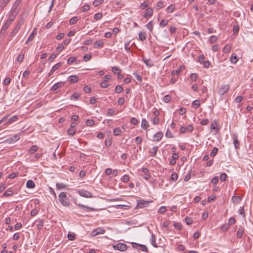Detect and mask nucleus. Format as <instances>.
Segmentation results:
<instances>
[{
  "label": "nucleus",
  "mask_w": 253,
  "mask_h": 253,
  "mask_svg": "<svg viewBox=\"0 0 253 253\" xmlns=\"http://www.w3.org/2000/svg\"><path fill=\"white\" fill-rule=\"evenodd\" d=\"M59 199L60 203L64 206H68L70 204L69 200L67 197L65 192H62L59 195Z\"/></svg>",
  "instance_id": "nucleus-1"
},
{
  "label": "nucleus",
  "mask_w": 253,
  "mask_h": 253,
  "mask_svg": "<svg viewBox=\"0 0 253 253\" xmlns=\"http://www.w3.org/2000/svg\"><path fill=\"white\" fill-rule=\"evenodd\" d=\"M23 24V20H19L16 26L14 27L12 31L11 32V33L9 34V37L11 38H12L13 37H14L16 34L18 33L19 30L21 28V26Z\"/></svg>",
  "instance_id": "nucleus-2"
},
{
  "label": "nucleus",
  "mask_w": 253,
  "mask_h": 253,
  "mask_svg": "<svg viewBox=\"0 0 253 253\" xmlns=\"http://www.w3.org/2000/svg\"><path fill=\"white\" fill-rule=\"evenodd\" d=\"M137 208H143L147 207L149 204L152 203V201H145L144 200H137Z\"/></svg>",
  "instance_id": "nucleus-3"
},
{
  "label": "nucleus",
  "mask_w": 253,
  "mask_h": 253,
  "mask_svg": "<svg viewBox=\"0 0 253 253\" xmlns=\"http://www.w3.org/2000/svg\"><path fill=\"white\" fill-rule=\"evenodd\" d=\"M65 82L61 81L59 82L53 84V85L50 88V90L55 91L56 92H58L59 91V88L63 86Z\"/></svg>",
  "instance_id": "nucleus-4"
},
{
  "label": "nucleus",
  "mask_w": 253,
  "mask_h": 253,
  "mask_svg": "<svg viewBox=\"0 0 253 253\" xmlns=\"http://www.w3.org/2000/svg\"><path fill=\"white\" fill-rule=\"evenodd\" d=\"M78 194L82 197L85 198H91L92 197V193L87 190L84 189H81L78 191Z\"/></svg>",
  "instance_id": "nucleus-5"
},
{
  "label": "nucleus",
  "mask_w": 253,
  "mask_h": 253,
  "mask_svg": "<svg viewBox=\"0 0 253 253\" xmlns=\"http://www.w3.org/2000/svg\"><path fill=\"white\" fill-rule=\"evenodd\" d=\"M16 15L17 13L16 12L13 11L12 10H10L7 15L8 18L6 21L11 24L15 18Z\"/></svg>",
  "instance_id": "nucleus-6"
},
{
  "label": "nucleus",
  "mask_w": 253,
  "mask_h": 253,
  "mask_svg": "<svg viewBox=\"0 0 253 253\" xmlns=\"http://www.w3.org/2000/svg\"><path fill=\"white\" fill-rule=\"evenodd\" d=\"M113 248L116 250L125 251L127 249V245L124 243H119L116 245L113 246Z\"/></svg>",
  "instance_id": "nucleus-7"
},
{
  "label": "nucleus",
  "mask_w": 253,
  "mask_h": 253,
  "mask_svg": "<svg viewBox=\"0 0 253 253\" xmlns=\"http://www.w3.org/2000/svg\"><path fill=\"white\" fill-rule=\"evenodd\" d=\"M230 88V86L228 84L222 85L219 88L218 92V94L221 95H223L225 93H226Z\"/></svg>",
  "instance_id": "nucleus-8"
},
{
  "label": "nucleus",
  "mask_w": 253,
  "mask_h": 253,
  "mask_svg": "<svg viewBox=\"0 0 253 253\" xmlns=\"http://www.w3.org/2000/svg\"><path fill=\"white\" fill-rule=\"evenodd\" d=\"M19 139L20 137L18 134H14L11 137L6 139L5 142L7 143H13L17 141Z\"/></svg>",
  "instance_id": "nucleus-9"
},
{
  "label": "nucleus",
  "mask_w": 253,
  "mask_h": 253,
  "mask_svg": "<svg viewBox=\"0 0 253 253\" xmlns=\"http://www.w3.org/2000/svg\"><path fill=\"white\" fill-rule=\"evenodd\" d=\"M153 14V9L152 8H148L145 10L143 17L145 18H148L152 16Z\"/></svg>",
  "instance_id": "nucleus-10"
},
{
  "label": "nucleus",
  "mask_w": 253,
  "mask_h": 253,
  "mask_svg": "<svg viewBox=\"0 0 253 253\" xmlns=\"http://www.w3.org/2000/svg\"><path fill=\"white\" fill-rule=\"evenodd\" d=\"M105 232V230L102 228H98L95 230H93L91 234L92 236H95L99 234H103Z\"/></svg>",
  "instance_id": "nucleus-11"
},
{
  "label": "nucleus",
  "mask_w": 253,
  "mask_h": 253,
  "mask_svg": "<svg viewBox=\"0 0 253 253\" xmlns=\"http://www.w3.org/2000/svg\"><path fill=\"white\" fill-rule=\"evenodd\" d=\"M18 120V116L17 115L13 116L10 118L3 125L5 126H7L8 125L11 124V123H13L16 121H17Z\"/></svg>",
  "instance_id": "nucleus-12"
},
{
  "label": "nucleus",
  "mask_w": 253,
  "mask_h": 253,
  "mask_svg": "<svg viewBox=\"0 0 253 253\" xmlns=\"http://www.w3.org/2000/svg\"><path fill=\"white\" fill-rule=\"evenodd\" d=\"M11 25L10 23L5 21V22L4 23V24L2 25L0 31V36L3 35L4 34L5 32L7 30V28L9 27V26Z\"/></svg>",
  "instance_id": "nucleus-13"
},
{
  "label": "nucleus",
  "mask_w": 253,
  "mask_h": 253,
  "mask_svg": "<svg viewBox=\"0 0 253 253\" xmlns=\"http://www.w3.org/2000/svg\"><path fill=\"white\" fill-rule=\"evenodd\" d=\"M233 144L236 149H237L240 146V143L238 140V135L237 134H234L233 135Z\"/></svg>",
  "instance_id": "nucleus-14"
},
{
  "label": "nucleus",
  "mask_w": 253,
  "mask_h": 253,
  "mask_svg": "<svg viewBox=\"0 0 253 253\" xmlns=\"http://www.w3.org/2000/svg\"><path fill=\"white\" fill-rule=\"evenodd\" d=\"M68 80L70 83L74 84L78 82L79 78L76 75H72L68 77Z\"/></svg>",
  "instance_id": "nucleus-15"
},
{
  "label": "nucleus",
  "mask_w": 253,
  "mask_h": 253,
  "mask_svg": "<svg viewBox=\"0 0 253 253\" xmlns=\"http://www.w3.org/2000/svg\"><path fill=\"white\" fill-rule=\"evenodd\" d=\"M142 171L144 173L143 178L146 180L149 179L150 175L149 174V169L147 168H143Z\"/></svg>",
  "instance_id": "nucleus-16"
},
{
  "label": "nucleus",
  "mask_w": 253,
  "mask_h": 253,
  "mask_svg": "<svg viewBox=\"0 0 253 253\" xmlns=\"http://www.w3.org/2000/svg\"><path fill=\"white\" fill-rule=\"evenodd\" d=\"M238 60L239 58L235 53L232 54L230 59V62L233 64H235L238 62Z\"/></svg>",
  "instance_id": "nucleus-17"
},
{
  "label": "nucleus",
  "mask_w": 253,
  "mask_h": 253,
  "mask_svg": "<svg viewBox=\"0 0 253 253\" xmlns=\"http://www.w3.org/2000/svg\"><path fill=\"white\" fill-rule=\"evenodd\" d=\"M159 150V147L158 146H154L152 149H151L150 151H149V153H150L151 156L152 157H155L156 154H157V153L158 152Z\"/></svg>",
  "instance_id": "nucleus-18"
},
{
  "label": "nucleus",
  "mask_w": 253,
  "mask_h": 253,
  "mask_svg": "<svg viewBox=\"0 0 253 253\" xmlns=\"http://www.w3.org/2000/svg\"><path fill=\"white\" fill-rule=\"evenodd\" d=\"M231 200L234 204L236 205L239 204L241 201L242 198L240 196H234L232 197Z\"/></svg>",
  "instance_id": "nucleus-19"
},
{
  "label": "nucleus",
  "mask_w": 253,
  "mask_h": 253,
  "mask_svg": "<svg viewBox=\"0 0 253 253\" xmlns=\"http://www.w3.org/2000/svg\"><path fill=\"white\" fill-rule=\"evenodd\" d=\"M14 193L13 190L11 189V188L7 189L5 192L3 194L2 197H8L11 195H12Z\"/></svg>",
  "instance_id": "nucleus-20"
},
{
  "label": "nucleus",
  "mask_w": 253,
  "mask_h": 253,
  "mask_svg": "<svg viewBox=\"0 0 253 253\" xmlns=\"http://www.w3.org/2000/svg\"><path fill=\"white\" fill-rule=\"evenodd\" d=\"M141 126L145 130L147 129L149 127V124L145 119H143L142 120Z\"/></svg>",
  "instance_id": "nucleus-21"
},
{
  "label": "nucleus",
  "mask_w": 253,
  "mask_h": 253,
  "mask_svg": "<svg viewBox=\"0 0 253 253\" xmlns=\"http://www.w3.org/2000/svg\"><path fill=\"white\" fill-rule=\"evenodd\" d=\"M142 61L145 63V64L148 67H151L154 65L153 63L149 59H147L145 57H143Z\"/></svg>",
  "instance_id": "nucleus-22"
},
{
  "label": "nucleus",
  "mask_w": 253,
  "mask_h": 253,
  "mask_svg": "<svg viewBox=\"0 0 253 253\" xmlns=\"http://www.w3.org/2000/svg\"><path fill=\"white\" fill-rule=\"evenodd\" d=\"M163 134L161 131L156 133L154 136V140L155 141H159L162 139Z\"/></svg>",
  "instance_id": "nucleus-23"
},
{
  "label": "nucleus",
  "mask_w": 253,
  "mask_h": 253,
  "mask_svg": "<svg viewBox=\"0 0 253 253\" xmlns=\"http://www.w3.org/2000/svg\"><path fill=\"white\" fill-rule=\"evenodd\" d=\"M244 229L242 227H240L237 232V237L238 238H241L243 237Z\"/></svg>",
  "instance_id": "nucleus-24"
},
{
  "label": "nucleus",
  "mask_w": 253,
  "mask_h": 253,
  "mask_svg": "<svg viewBox=\"0 0 253 253\" xmlns=\"http://www.w3.org/2000/svg\"><path fill=\"white\" fill-rule=\"evenodd\" d=\"M184 68V67L183 66H180L178 69H177L175 70L172 71L171 74L173 76H174L175 75H178L180 74L181 71L182 70H183Z\"/></svg>",
  "instance_id": "nucleus-25"
},
{
  "label": "nucleus",
  "mask_w": 253,
  "mask_h": 253,
  "mask_svg": "<svg viewBox=\"0 0 253 253\" xmlns=\"http://www.w3.org/2000/svg\"><path fill=\"white\" fill-rule=\"evenodd\" d=\"M104 45L103 42L101 40H98L95 42L93 44V47L94 48H97L101 47H102Z\"/></svg>",
  "instance_id": "nucleus-26"
},
{
  "label": "nucleus",
  "mask_w": 253,
  "mask_h": 253,
  "mask_svg": "<svg viewBox=\"0 0 253 253\" xmlns=\"http://www.w3.org/2000/svg\"><path fill=\"white\" fill-rule=\"evenodd\" d=\"M26 187L28 188H34L35 187V184L32 180H29L27 181Z\"/></svg>",
  "instance_id": "nucleus-27"
},
{
  "label": "nucleus",
  "mask_w": 253,
  "mask_h": 253,
  "mask_svg": "<svg viewBox=\"0 0 253 253\" xmlns=\"http://www.w3.org/2000/svg\"><path fill=\"white\" fill-rule=\"evenodd\" d=\"M38 147L36 146V145H33L32 146L29 151H28V153L30 154H33L34 153H35L37 151V149H38Z\"/></svg>",
  "instance_id": "nucleus-28"
},
{
  "label": "nucleus",
  "mask_w": 253,
  "mask_h": 253,
  "mask_svg": "<svg viewBox=\"0 0 253 253\" xmlns=\"http://www.w3.org/2000/svg\"><path fill=\"white\" fill-rule=\"evenodd\" d=\"M139 39L141 41H144L146 39V33L144 32H140L139 33Z\"/></svg>",
  "instance_id": "nucleus-29"
},
{
  "label": "nucleus",
  "mask_w": 253,
  "mask_h": 253,
  "mask_svg": "<svg viewBox=\"0 0 253 253\" xmlns=\"http://www.w3.org/2000/svg\"><path fill=\"white\" fill-rule=\"evenodd\" d=\"M166 5L165 4V2L163 1H158L156 5V8L157 9H159L165 7Z\"/></svg>",
  "instance_id": "nucleus-30"
},
{
  "label": "nucleus",
  "mask_w": 253,
  "mask_h": 253,
  "mask_svg": "<svg viewBox=\"0 0 253 253\" xmlns=\"http://www.w3.org/2000/svg\"><path fill=\"white\" fill-rule=\"evenodd\" d=\"M211 129L216 130V132L218 131V128H217V124L215 121L211 124Z\"/></svg>",
  "instance_id": "nucleus-31"
},
{
  "label": "nucleus",
  "mask_w": 253,
  "mask_h": 253,
  "mask_svg": "<svg viewBox=\"0 0 253 253\" xmlns=\"http://www.w3.org/2000/svg\"><path fill=\"white\" fill-rule=\"evenodd\" d=\"M9 1L10 0H0V7L4 8Z\"/></svg>",
  "instance_id": "nucleus-32"
},
{
  "label": "nucleus",
  "mask_w": 253,
  "mask_h": 253,
  "mask_svg": "<svg viewBox=\"0 0 253 253\" xmlns=\"http://www.w3.org/2000/svg\"><path fill=\"white\" fill-rule=\"evenodd\" d=\"M151 243L153 246H154L155 248H157L158 246L156 245V237L155 236L152 234L151 236Z\"/></svg>",
  "instance_id": "nucleus-33"
},
{
  "label": "nucleus",
  "mask_w": 253,
  "mask_h": 253,
  "mask_svg": "<svg viewBox=\"0 0 253 253\" xmlns=\"http://www.w3.org/2000/svg\"><path fill=\"white\" fill-rule=\"evenodd\" d=\"M168 23H169V20L163 19L161 20V21L160 22V26L161 27H165L168 25Z\"/></svg>",
  "instance_id": "nucleus-34"
},
{
  "label": "nucleus",
  "mask_w": 253,
  "mask_h": 253,
  "mask_svg": "<svg viewBox=\"0 0 253 253\" xmlns=\"http://www.w3.org/2000/svg\"><path fill=\"white\" fill-rule=\"evenodd\" d=\"M80 96V94L77 92H75L70 97L71 100H78Z\"/></svg>",
  "instance_id": "nucleus-35"
},
{
  "label": "nucleus",
  "mask_w": 253,
  "mask_h": 253,
  "mask_svg": "<svg viewBox=\"0 0 253 253\" xmlns=\"http://www.w3.org/2000/svg\"><path fill=\"white\" fill-rule=\"evenodd\" d=\"M78 206L80 207V208H83V209H85L86 210V211H93L94 210L93 208H90V207H88L86 206H84V205H82V204H78Z\"/></svg>",
  "instance_id": "nucleus-36"
},
{
  "label": "nucleus",
  "mask_w": 253,
  "mask_h": 253,
  "mask_svg": "<svg viewBox=\"0 0 253 253\" xmlns=\"http://www.w3.org/2000/svg\"><path fill=\"white\" fill-rule=\"evenodd\" d=\"M200 105V101L199 100H196L193 101L192 106L194 108H197Z\"/></svg>",
  "instance_id": "nucleus-37"
},
{
  "label": "nucleus",
  "mask_w": 253,
  "mask_h": 253,
  "mask_svg": "<svg viewBox=\"0 0 253 253\" xmlns=\"http://www.w3.org/2000/svg\"><path fill=\"white\" fill-rule=\"evenodd\" d=\"M133 75L138 82L140 83H142V78L141 76H140L137 72H134Z\"/></svg>",
  "instance_id": "nucleus-38"
},
{
  "label": "nucleus",
  "mask_w": 253,
  "mask_h": 253,
  "mask_svg": "<svg viewBox=\"0 0 253 253\" xmlns=\"http://www.w3.org/2000/svg\"><path fill=\"white\" fill-rule=\"evenodd\" d=\"M231 49V45L229 44H226L223 49V51L224 53H228L230 51Z\"/></svg>",
  "instance_id": "nucleus-39"
},
{
  "label": "nucleus",
  "mask_w": 253,
  "mask_h": 253,
  "mask_svg": "<svg viewBox=\"0 0 253 253\" xmlns=\"http://www.w3.org/2000/svg\"><path fill=\"white\" fill-rule=\"evenodd\" d=\"M121 133V130L120 129V127H116L114 129V131H113V134L115 135V136H117V135H120Z\"/></svg>",
  "instance_id": "nucleus-40"
},
{
  "label": "nucleus",
  "mask_w": 253,
  "mask_h": 253,
  "mask_svg": "<svg viewBox=\"0 0 253 253\" xmlns=\"http://www.w3.org/2000/svg\"><path fill=\"white\" fill-rule=\"evenodd\" d=\"M56 186L57 189L59 190L63 189L67 186L65 184L62 183H57Z\"/></svg>",
  "instance_id": "nucleus-41"
},
{
  "label": "nucleus",
  "mask_w": 253,
  "mask_h": 253,
  "mask_svg": "<svg viewBox=\"0 0 253 253\" xmlns=\"http://www.w3.org/2000/svg\"><path fill=\"white\" fill-rule=\"evenodd\" d=\"M230 226L228 223H226L223 225L221 227L220 230L223 232H225L226 231L230 228Z\"/></svg>",
  "instance_id": "nucleus-42"
},
{
  "label": "nucleus",
  "mask_w": 253,
  "mask_h": 253,
  "mask_svg": "<svg viewBox=\"0 0 253 253\" xmlns=\"http://www.w3.org/2000/svg\"><path fill=\"white\" fill-rule=\"evenodd\" d=\"M174 9H175V7H174V5L171 4L167 7L166 11H167V13H169L172 12L174 11Z\"/></svg>",
  "instance_id": "nucleus-43"
},
{
  "label": "nucleus",
  "mask_w": 253,
  "mask_h": 253,
  "mask_svg": "<svg viewBox=\"0 0 253 253\" xmlns=\"http://www.w3.org/2000/svg\"><path fill=\"white\" fill-rule=\"evenodd\" d=\"M170 99L171 96L169 95H166L163 97V101L165 103H168L170 101Z\"/></svg>",
  "instance_id": "nucleus-44"
},
{
  "label": "nucleus",
  "mask_w": 253,
  "mask_h": 253,
  "mask_svg": "<svg viewBox=\"0 0 253 253\" xmlns=\"http://www.w3.org/2000/svg\"><path fill=\"white\" fill-rule=\"evenodd\" d=\"M185 221L187 225H191L193 223V220L191 217H186L185 218Z\"/></svg>",
  "instance_id": "nucleus-45"
},
{
  "label": "nucleus",
  "mask_w": 253,
  "mask_h": 253,
  "mask_svg": "<svg viewBox=\"0 0 253 253\" xmlns=\"http://www.w3.org/2000/svg\"><path fill=\"white\" fill-rule=\"evenodd\" d=\"M43 225V222L42 220H39L38 221V223L37 225V227L38 230H41L42 228V226Z\"/></svg>",
  "instance_id": "nucleus-46"
},
{
  "label": "nucleus",
  "mask_w": 253,
  "mask_h": 253,
  "mask_svg": "<svg viewBox=\"0 0 253 253\" xmlns=\"http://www.w3.org/2000/svg\"><path fill=\"white\" fill-rule=\"evenodd\" d=\"M112 71L115 74H119L121 72V69L118 67L115 66L113 67L112 69Z\"/></svg>",
  "instance_id": "nucleus-47"
},
{
  "label": "nucleus",
  "mask_w": 253,
  "mask_h": 253,
  "mask_svg": "<svg viewBox=\"0 0 253 253\" xmlns=\"http://www.w3.org/2000/svg\"><path fill=\"white\" fill-rule=\"evenodd\" d=\"M61 65V62H58L57 63H56V64H55L53 67L52 68H51V70L53 72H54L55 70H56L57 69H58Z\"/></svg>",
  "instance_id": "nucleus-48"
},
{
  "label": "nucleus",
  "mask_w": 253,
  "mask_h": 253,
  "mask_svg": "<svg viewBox=\"0 0 253 253\" xmlns=\"http://www.w3.org/2000/svg\"><path fill=\"white\" fill-rule=\"evenodd\" d=\"M102 17V14L101 12H98L97 13L95 14L94 15V18L96 20H100Z\"/></svg>",
  "instance_id": "nucleus-49"
},
{
  "label": "nucleus",
  "mask_w": 253,
  "mask_h": 253,
  "mask_svg": "<svg viewBox=\"0 0 253 253\" xmlns=\"http://www.w3.org/2000/svg\"><path fill=\"white\" fill-rule=\"evenodd\" d=\"M190 78L192 81H196L198 78V75L196 73H192L191 74Z\"/></svg>",
  "instance_id": "nucleus-50"
},
{
  "label": "nucleus",
  "mask_w": 253,
  "mask_h": 253,
  "mask_svg": "<svg viewBox=\"0 0 253 253\" xmlns=\"http://www.w3.org/2000/svg\"><path fill=\"white\" fill-rule=\"evenodd\" d=\"M103 2V0H94L93 2V5L94 6H97L100 5Z\"/></svg>",
  "instance_id": "nucleus-51"
},
{
  "label": "nucleus",
  "mask_w": 253,
  "mask_h": 253,
  "mask_svg": "<svg viewBox=\"0 0 253 253\" xmlns=\"http://www.w3.org/2000/svg\"><path fill=\"white\" fill-rule=\"evenodd\" d=\"M115 113V110L113 108H109L107 110V115L108 116H113Z\"/></svg>",
  "instance_id": "nucleus-52"
},
{
  "label": "nucleus",
  "mask_w": 253,
  "mask_h": 253,
  "mask_svg": "<svg viewBox=\"0 0 253 253\" xmlns=\"http://www.w3.org/2000/svg\"><path fill=\"white\" fill-rule=\"evenodd\" d=\"M24 55L22 53L19 54L17 57V61L18 62H21L24 59Z\"/></svg>",
  "instance_id": "nucleus-53"
},
{
  "label": "nucleus",
  "mask_w": 253,
  "mask_h": 253,
  "mask_svg": "<svg viewBox=\"0 0 253 253\" xmlns=\"http://www.w3.org/2000/svg\"><path fill=\"white\" fill-rule=\"evenodd\" d=\"M148 2L147 1H144L140 6V8L142 9L146 8L148 6Z\"/></svg>",
  "instance_id": "nucleus-54"
},
{
  "label": "nucleus",
  "mask_w": 253,
  "mask_h": 253,
  "mask_svg": "<svg viewBox=\"0 0 253 253\" xmlns=\"http://www.w3.org/2000/svg\"><path fill=\"white\" fill-rule=\"evenodd\" d=\"M217 152H218V149L216 147H214L212 151L211 152V154H210V155L211 157H214L215 156L217 153Z\"/></svg>",
  "instance_id": "nucleus-55"
},
{
  "label": "nucleus",
  "mask_w": 253,
  "mask_h": 253,
  "mask_svg": "<svg viewBox=\"0 0 253 253\" xmlns=\"http://www.w3.org/2000/svg\"><path fill=\"white\" fill-rule=\"evenodd\" d=\"M146 27L150 32L152 31L153 27L152 22L150 21L148 24H146Z\"/></svg>",
  "instance_id": "nucleus-56"
},
{
  "label": "nucleus",
  "mask_w": 253,
  "mask_h": 253,
  "mask_svg": "<svg viewBox=\"0 0 253 253\" xmlns=\"http://www.w3.org/2000/svg\"><path fill=\"white\" fill-rule=\"evenodd\" d=\"M94 124V121L93 120L88 119L86 121V125L87 126H91Z\"/></svg>",
  "instance_id": "nucleus-57"
},
{
  "label": "nucleus",
  "mask_w": 253,
  "mask_h": 253,
  "mask_svg": "<svg viewBox=\"0 0 253 253\" xmlns=\"http://www.w3.org/2000/svg\"><path fill=\"white\" fill-rule=\"evenodd\" d=\"M166 207L165 206H162L160 208L158 212L160 213L163 214L166 212Z\"/></svg>",
  "instance_id": "nucleus-58"
},
{
  "label": "nucleus",
  "mask_w": 253,
  "mask_h": 253,
  "mask_svg": "<svg viewBox=\"0 0 253 253\" xmlns=\"http://www.w3.org/2000/svg\"><path fill=\"white\" fill-rule=\"evenodd\" d=\"M129 42H126L125 44V49L127 52H130V47L128 46Z\"/></svg>",
  "instance_id": "nucleus-59"
},
{
  "label": "nucleus",
  "mask_w": 253,
  "mask_h": 253,
  "mask_svg": "<svg viewBox=\"0 0 253 253\" xmlns=\"http://www.w3.org/2000/svg\"><path fill=\"white\" fill-rule=\"evenodd\" d=\"M227 175L225 173H222L220 175V179L222 181H226Z\"/></svg>",
  "instance_id": "nucleus-60"
},
{
  "label": "nucleus",
  "mask_w": 253,
  "mask_h": 253,
  "mask_svg": "<svg viewBox=\"0 0 253 253\" xmlns=\"http://www.w3.org/2000/svg\"><path fill=\"white\" fill-rule=\"evenodd\" d=\"M217 40V37L215 36H211L209 39V41L211 43L215 42Z\"/></svg>",
  "instance_id": "nucleus-61"
},
{
  "label": "nucleus",
  "mask_w": 253,
  "mask_h": 253,
  "mask_svg": "<svg viewBox=\"0 0 253 253\" xmlns=\"http://www.w3.org/2000/svg\"><path fill=\"white\" fill-rule=\"evenodd\" d=\"M122 179L123 182H127L129 180V176L128 175L125 174L122 177Z\"/></svg>",
  "instance_id": "nucleus-62"
},
{
  "label": "nucleus",
  "mask_w": 253,
  "mask_h": 253,
  "mask_svg": "<svg viewBox=\"0 0 253 253\" xmlns=\"http://www.w3.org/2000/svg\"><path fill=\"white\" fill-rule=\"evenodd\" d=\"M78 21L77 17H73L70 20V24L73 25L75 24Z\"/></svg>",
  "instance_id": "nucleus-63"
},
{
  "label": "nucleus",
  "mask_w": 253,
  "mask_h": 253,
  "mask_svg": "<svg viewBox=\"0 0 253 253\" xmlns=\"http://www.w3.org/2000/svg\"><path fill=\"white\" fill-rule=\"evenodd\" d=\"M205 61L204 56L203 55H200L198 57V62L201 64H203Z\"/></svg>",
  "instance_id": "nucleus-64"
}]
</instances>
